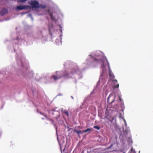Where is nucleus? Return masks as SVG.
Masks as SVG:
<instances>
[{
  "mask_svg": "<svg viewBox=\"0 0 153 153\" xmlns=\"http://www.w3.org/2000/svg\"><path fill=\"white\" fill-rule=\"evenodd\" d=\"M56 75H53L51 77V78H53L54 80L59 79L63 76H68L69 74L66 71H65L62 73L61 72H56Z\"/></svg>",
  "mask_w": 153,
  "mask_h": 153,
  "instance_id": "f257e3e1",
  "label": "nucleus"
},
{
  "mask_svg": "<svg viewBox=\"0 0 153 153\" xmlns=\"http://www.w3.org/2000/svg\"><path fill=\"white\" fill-rule=\"evenodd\" d=\"M28 3L31 6L32 8H39V7L38 6L39 2L37 1L32 0L30 2H29Z\"/></svg>",
  "mask_w": 153,
  "mask_h": 153,
  "instance_id": "f03ea898",
  "label": "nucleus"
},
{
  "mask_svg": "<svg viewBox=\"0 0 153 153\" xmlns=\"http://www.w3.org/2000/svg\"><path fill=\"white\" fill-rule=\"evenodd\" d=\"M113 82L114 83V84L113 85V88L115 89L116 88H118L119 87V85L117 82V80H113Z\"/></svg>",
  "mask_w": 153,
  "mask_h": 153,
  "instance_id": "7ed1b4c3",
  "label": "nucleus"
},
{
  "mask_svg": "<svg viewBox=\"0 0 153 153\" xmlns=\"http://www.w3.org/2000/svg\"><path fill=\"white\" fill-rule=\"evenodd\" d=\"M8 11L7 9L3 8L1 11L0 14L1 16H3L5 14L7 13Z\"/></svg>",
  "mask_w": 153,
  "mask_h": 153,
  "instance_id": "20e7f679",
  "label": "nucleus"
},
{
  "mask_svg": "<svg viewBox=\"0 0 153 153\" xmlns=\"http://www.w3.org/2000/svg\"><path fill=\"white\" fill-rule=\"evenodd\" d=\"M105 60H106V61L108 63V69H109V76H111V75L110 74V71H111V69H110V65H109V63L108 61V60L107 59V58L105 57Z\"/></svg>",
  "mask_w": 153,
  "mask_h": 153,
  "instance_id": "39448f33",
  "label": "nucleus"
},
{
  "mask_svg": "<svg viewBox=\"0 0 153 153\" xmlns=\"http://www.w3.org/2000/svg\"><path fill=\"white\" fill-rule=\"evenodd\" d=\"M38 6L39 7V8L40 7L42 9H44L46 7V5H44L42 4H39Z\"/></svg>",
  "mask_w": 153,
  "mask_h": 153,
  "instance_id": "423d86ee",
  "label": "nucleus"
},
{
  "mask_svg": "<svg viewBox=\"0 0 153 153\" xmlns=\"http://www.w3.org/2000/svg\"><path fill=\"white\" fill-rule=\"evenodd\" d=\"M16 8L17 9L20 10L24 9V8L23 7V5L17 6L16 7Z\"/></svg>",
  "mask_w": 153,
  "mask_h": 153,
  "instance_id": "0eeeda50",
  "label": "nucleus"
},
{
  "mask_svg": "<svg viewBox=\"0 0 153 153\" xmlns=\"http://www.w3.org/2000/svg\"><path fill=\"white\" fill-rule=\"evenodd\" d=\"M74 131L76 132L78 135H79L80 134H82L83 133L81 130L77 131L75 129L74 130Z\"/></svg>",
  "mask_w": 153,
  "mask_h": 153,
  "instance_id": "6e6552de",
  "label": "nucleus"
},
{
  "mask_svg": "<svg viewBox=\"0 0 153 153\" xmlns=\"http://www.w3.org/2000/svg\"><path fill=\"white\" fill-rule=\"evenodd\" d=\"M23 7L24 8V9H29L31 8L30 6L29 5H23Z\"/></svg>",
  "mask_w": 153,
  "mask_h": 153,
  "instance_id": "1a4fd4ad",
  "label": "nucleus"
},
{
  "mask_svg": "<svg viewBox=\"0 0 153 153\" xmlns=\"http://www.w3.org/2000/svg\"><path fill=\"white\" fill-rule=\"evenodd\" d=\"M76 70L75 69L73 68L72 69V71L71 72V74H73L74 73L76 72Z\"/></svg>",
  "mask_w": 153,
  "mask_h": 153,
  "instance_id": "9d476101",
  "label": "nucleus"
},
{
  "mask_svg": "<svg viewBox=\"0 0 153 153\" xmlns=\"http://www.w3.org/2000/svg\"><path fill=\"white\" fill-rule=\"evenodd\" d=\"M63 113L67 116H69L68 112L66 110H64L63 111Z\"/></svg>",
  "mask_w": 153,
  "mask_h": 153,
  "instance_id": "9b49d317",
  "label": "nucleus"
},
{
  "mask_svg": "<svg viewBox=\"0 0 153 153\" xmlns=\"http://www.w3.org/2000/svg\"><path fill=\"white\" fill-rule=\"evenodd\" d=\"M111 97V95H109L107 99V101L108 102H109L110 103H112L113 102H114V100L112 101L111 102H110L109 101V99L110 97Z\"/></svg>",
  "mask_w": 153,
  "mask_h": 153,
  "instance_id": "f8f14e48",
  "label": "nucleus"
},
{
  "mask_svg": "<svg viewBox=\"0 0 153 153\" xmlns=\"http://www.w3.org/2000/svg\"><path fill=\"white\" fill-rule=\"evenodd\" d=\"M92 129L90 128H88L87 129H86L84 131H83V132L84 133H86L88 131H90V132L91 131V130Z\"/></svg>",
  "mask_w": 153,
  "mask_h": 153,
  "instance_id": "ddd939ff",
  "label": "nucleus"
},
{
  "mask_svg": "<svg viewBox=\"0 0 153 153\" xmlns=\"http://www.w3.org/2000/svg\"><path fill=\"white\" fill-rule=\"evenodd\" d=\"M49 13L50 16L51 17V19H52V20L54 19V17L53 16V14L50 12H49Z\"/></svg>",
  "mask_w": 153,
  "mask_h": 153,
  "instance_id": "4468645a",
  "label": "nucleus"
},
{
  "mask_svg": "<svg viewBox=\"0 0 153 153\" xmlns=\"http://www.w3.org/2000/svg\"><path fill=\"white\" fill-rule=\"evenodd\" d=\"M27 0H18V2H24L26 1Z\"/></svg>",
  "mask_w": 153,
  "mask_h": 153,
  "instance_id": "2eb2a0df",
  "label": "nucleus"
},
{
  "mask_svg": "<svg viewBox=\"0 0 153 153\" xmlns=\"http://www.w3.org/2000/svg\"><path fill=\"white\" fill-rule=\"evenodd\" d=\"M94 128L96 129L97 130H100V127L99 126H95L94 127Z\"/></svg>",
  "mask_w": 153,
  "mask_h": 153,
  "instance_id": "dca6fc26",
  "label": "nucleus"
},
{
  "mask_svg": "<svg viewBox=\"0 0 153 153\" xmlns=\"http://www.w3.org/2000/svg\"><path fill=\"white\" fill-rule=\"evenodd\" d=\"M128 142L129 143H130L131 142L132 143V141H131V137L129 138L128 140Z\"/></svg>",
  "mask_w": 153,
  "mask_h": 153,
  "instance_id": "f3484780",
  "label": "nucleus"
},
{
  "mask_svg": "<svg viewBox=\"0 0 153 153\" xmlns=\"http://www.w3.org/2000/svg\"><path fill=\"white\" fill-rule=\"evenodd\" d=\"M50 120L51 121V123L52 124H54V121L53 120H52L51 119H50L49 120Z\"/></svg>",
  "mask_w": 153,
  "mask_h": 153,
  "instance_id": "a211bd4d",
  "label": "nucleus"
},
{
  "mask_svg": "<svg viewBox=\"0 0 153 153\" xmlns=\"http://www.w3.org/2000/svg\"><path fill=\"white\" fill-rule=\"evenodd\" d=\"M113 146V144H112L111 145L108 147V149H110Z\"/></svg>",
  "mask_w": 153,
  "mask_h": 153,
  "instance_id": "6ab92c4d",
  "label": "nucleus"
},
{
  "mask_svg": "<svg viewBox=\"0 0 153 153\" xmlns=\"http://www.w3.org/2000/svg\"><path fill=\"white\" fill-rule=\"evenodd\" d=\"M118 97H119V99L120 101V102H121V101H122V99H121V98L120 97V96H118Z\"/></svg>",
  "mask_w": 153,
  "mask_h": 153,
  "instance_id": "aec40b11",
  "label": "nucleus"
},
{
  "mask_svg": "<svg viewBox=\"0 0 153 153\" xmlns=\"http://www.w3.org/2000/svg\"><path fill=\"white\" fill-rule=\"evenodd\" d=\"M43 116L45 117L46 118H47V116L46 114H43Z\"/></svg>",
  "mask_w": 153,
  "mask_h": 153,
  "instance_id": "412c9836",
  "label": "nucleus"
},
{
  "mask_svg": "<svg viewBox=\"0 0 153 153\" xmlns=\"http://www.w3.org/2000/svg\"><path fill=\"white\" fill-rule=\"evenodd\" d=\"M104 67V65H102V68H103Z\"/></svg>",
  "mask_w": 153,
  "mask_h": 153,
  "instance_id": "4be33fe9",
  "label": "nucleus"
},
{
  "mask_svg": "<svg viewBox=\"0 0 153 153\" xmlns=\"http://www.w3.org/2000/svg\"><path fill=\"white\" fill-rule=\"evenodd\" d=\"M60 149H61V153H62V148H61H61H60Z\"/></svg>",
  "mask_w": 153,
  "mask_h": 153,
  "instance_id": "5701e85b",
  "label": "nucleus"
},
{
  "mask_svg": "<svg viewBox=\"0 0 153 153\" xmlns=\"http://www.w3.org/2000/svg\"><path fill=\"white\" fill-rule=\"evenodd\" d=\"M105 114L107 115H108V113H107V112H105Z\"/></svg>",
  "mask_w": 153,
  "mask_h": 153,
  "instance_id": "b1692460",
  "label": "nucleus"
},
{
  "mask_svg": "<svg viewBox=\"0 0 153 153\" xmlns=\"http://www.w3.org/2000/svg\"><path fill=\"white\" fill-rule=\"evenodd\" d=\"M105 118H107V117L106 116H105Z\"/></svg>",
  "mask_w": 153,
  "mask_h": 153,
  "instance_id": "393cba45",
  "label": "nucleus"
},
{
  "mask_svg": "<svg viewBox=\"0 0 153 153\" xmlns=\"http://www.w3.org/2000/svg\"><path fill=\"white\" fill-rule=\"evenodd\" d=\"M65 148H64V149L63 150V151H65Z\"/></svg>",
  "mask_w": 153,
  "mask_h": 153,
  "instance_id": "a878e982",
  "label": "nucleus"
},
{
  "mask_svg": "<svg viewBox=\"0 0 153 153\" xmlns=\"http://www.w3.org/2000/svg\"><path fill=\"white\" fill-rule=\"evenodd\" d=\"M96 60H97V59H94V60H95V61H96Z\"/></svg>",
  "mask_w": 153,
  "mask_h": 153,
  "instance_id": "bb28decb",
  "label": "nucleus"
},
{
  "mask_svg": "<svg viewBox=\"0 0 153 153\" xmlns=\"http://www.w3.org/2000/svg\"><path fill=\"white\" fill-rule=\"evenodd\" d=\"M111 71H110V74L111 75Z\"/></svg>",
  "mask_w": 153,
  "mask_h": 153,
  "instance_id": "cd10ccee",
  "label": "nucleus"
},
{
  "mask_svg": "<svg viewBox=\"0 0 153 153\" xmlns=\"http://www.w3.org/2000/svg\"><path fill=\"white\" fill-rule=\"evenodd\" d=\"M48 11L49 12V10H48Z\"/></svg>",
  "mask_w": 153,
  "mask_h": 153,
  "instance_id": "c85d7f7f",
  "label": "nucleus"
},
{
  "mask_svg": "<svg viewBox=\"0 0 153 153\" xmlns=\"http://www.w3.org/2000/svg\"><path fill=\"white\" fill-rule=\"evenodd\" d=\"M132 149H131V150L132 151Z\"/></svg>",
  "mask_w": 153,
  "mask_h": 153,
  "instance_id": "c756f323",
  "label": "nucleus"
}]
</instances>
